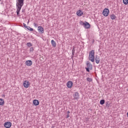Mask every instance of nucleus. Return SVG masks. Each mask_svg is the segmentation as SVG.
Here are the masks:
<instances>
[{
  "instance_id": "obj_1",
  "label": "nucleus",
  "mask_w": 128,
  "mask_h": 128,
  "mask_svg": "<svg viewBox=\"0 0 128 128\" xmlns=\"http://www.w3.org/2000/svg\"><path fill=\"white\" fill-rule=\"evenodd\" d=\"M24 0H16V14L18 16H20V12L22 8V6H24Z\"/></svg>"
},
{
  "instance_id": "obj_2",
  "label": "nucleus",
  "mask_w": 128,
  "mask_h": 128,
  "mask_svg": "<svg viewBox=\"0 0 128 128\" xmlns=\"http://www.w3.org/2000/svg\"><path fill=\"white\" fill-rule=\"evenodd\" d=\"M88 60L92 62H94V50H92L89 52Z\"/></svg>"
},
{
  "instance_id": "obj_3",
  "label": "nucleus",
  "mask_w": 128,
  "mask_h": 128,
  "mask_svg": "<svg viewBox=\"0 0 128 128\" xmlns=\"http://www.w3.org/2000/svg\"><path fill=\"white\" fill-rule=\"evenodd\" d=\"M87 68H86V71L90 72V70H92V64H90V62L87 61L86 62Z\"/></svg>"
},
{
  "instance_id": "obj_4",
  "label": "nucleus",
  "mask_w": 128,
  "mask_h": 128,
  "mask_svg": "<svg viewBox=\"0 0 128 128\" xmlns=\"http://www.w3.org/2000/svg\"><path fill=\"white\" fill-rule=\"evenodd\" d=\"M108 14H110V10L108 8H104L102 12L103 16H108Z\"/></svg>"
},
{
  "instance_id": "obj_5",
  "label": "nucleus",
  "mask_w": 128,
  "mask_h": 128,
  "mask_svg": "<svg viewBox=\"0 0 128 128\" xmlns=\"http://www.w3.org/2000/svg\"><path fill=\"white\" fill-rule=\"evenodd\" d=\"M73 96L74 98V100H78L80 98V94L78 92H75L73 94Z\"/></svg>"
},
{
  "instance_id": "obj_6",
  "label": "nucleus",
  "mask_w": 128,
  "mask_h": 128,
  "mask_svg": "<svg viewBox=\"0 0 128 128\" xmlns=\"http://www.w3.org/2000/svg\"><path fill=\"white\" fill-rule=\"evenodd\" d=\"M4 126L6 128H10L12 126V122H6L4 124Z\"/></svg>"
},
{
  "instance_id": "obj_7",
  "label": "nucleus",
  "mask_w": 128,
  "mask_h": 128,
  "mask_svg": "<svg viewBox=\"0 0 128 128\" xmlns=\"http://www.w3.org/2000/svg\"><path fill=\"white\" fill-rule=\"evenodd\" d=\"M30 83L28 80H25L24 82L23 83V86L24 88H28L30 86Z\"/></svg>"
},
{
  "instance_id": "obj_8",
  "label": "nucleus",
  "mask_w": 128,
  "mask_h": 128,
  "mask_svg": "<svg viewBox=\"0 0 128 128\" xmlns=\"http://www.w3.org/2000/svg\"><path fill=\"white\" fill-rule=\"evenodd\" d=\"M73 84L74 83L72 81H68L66 84V86L68 88H72Z\"/></svg>"
},
{
  "instance_id": "obj_9",
  "label": "nucleus",
  "mask_w": 128,
  "mask_h": 128,
  "mask_svg": "<svg viewBox=\"0 0 128 128\" xmlns=\"http://www.w3.org/2000/svg\"><path fill=\"white\" fill-rule=\"evenodd\" d=\"M95 62L96 64H100V56L96 55L94 58Z\"/></svg>"
},
{
  "instance_id": "obj_10",
  "label": "nucleus",
  "mask_w": 128,
  "mask_h": 128,
  "mask_svg": "<svg viewBox=\"0 0 128 128\" xmlns=\"http://www.w3.org/2000/svg\"><path fill=\"white\" fill-rule=\"evenodd\" d=\"M25 64L28 66H30L32 64V60H28L26 62Z\"/></svg>"
},
{
  "instance_id": "obj_11",
  "label": "nucleus",
  "mask_w": 128,
  "mask_h": 128,
  "mask_svg": "<svg viewBox=\"0 0 128 128\" xmlns=\"http://www.w3.org/2000/svg\"><path fill=\"white\" fill-rule=\"evenodd\" d=\"M84 26V28H90V24L88 22H86Z\"/></svg>"
},
{
  "instance_id": "obj_12",
  "label": "nucleus",
  "mask_w": 128,
  "mask_h": 128,
  "mask_svg": "<svg viewBox=\"0 0 128 128\" xmlns=\"http://www.w3.org/2000/svg\"><path fill=\"white\" fill-rule=\"evenodd\" d=\"M38 30L39 32H40L41 34H44V28H42V26H38Z\"/></svg>"
},
{
  "instance_id": "obj_13",
  "label": "nucleus",
  "mask_w": 128,
  "mask_h": 128,
  "mask_svg": "<svg viewBox=\"0 0 128 128\" xmlns=\"http://www.w3.org/2000/svg\"><path fill=\"white\" fill-rule=\"evenodd\" d=\"M33 104L34 106H38L40 104V102L38 100H33Z\"/></svg>"
},
{
  "instance_id": "obj_14",
  "label": "nucleus",
  "mask_w": 128,
  "mask_h": 128,
  "mask_svg": "<svg viewBox=\"0 0 128 128\" xmlns=\"http://www.w3.org/2000/svg\"><path fill=\"white\" fill-rule=\"evenodd\" d=\"M76 14H77V16H82V14H84V12H82L81 10H78L76 12Z\"/></svg>"
},
{
  "instance_id": "obj_15",
  "label": "nucleus",
  "mask_w": 128,
  "mask_h": 128,
  "mask_svg": "<svg viewBox=\"0 0 128 128\" xmlns=\"http://www.w3.org/2000/svg\"><path fill=\"white\" fill-rule=\"evenodd\" d=\"M51 44L53 48H56V43L54 40H51Z\"/></svg>"
},
{
  "instance_id": "obj_16",
  "label": "nucleus",
  "mask_w": 128,
  "mask_h": 128,
  "mask_svg": "<svg viewBox=\"0 0 128 128\" xmlns=\"http://www.w3.org/2000/svg\"><path fill=\"white\" fill-rule=\"evenodd\" d=\"M4 100L2 98H0V106H4Z\"/></svg>"
},
{
  "instance_id": "obj_17",
  "label": "nucleus",
  "mask_w": 128,
  "mask_h": 128,
  "mask_svg": "<svg viewBox=\"0 0 128 128\" xmlns=\"http://www.w3.org/2000/svg\"><path fill=\"white\" fill-rule=\"evenodd\" d=\"M116 15H114V14H112L110 15L111 20H116Z\"/></svg>"
},
{
  "instance_id": "obj_18",
  "label": "nucleus",
  "mask_w": 128,
  "mask_h": 128,
  "mask_svg": "<svg viewBox=\"0 0 128 128\" xmlns=\"http://www.w3.org/2000/svg\"><path fill=\"white\" fill-rule=\"evenodd\" d=\"M26 28H27L28 30H30V32H33V30H34V28H32L28 26V27Z\"/></svg>"
},
{
  "instance_id": "obj_19",
  "label": "nucleus",
  "mask_w": 128,
  "mask_h": 128,
  "mask_svg": "<svg viewBox=\"0 0 128 128\" xmlns=\"http://www.w3.org/2000/svg\"><path fill=\"white\" fill-rule=\"evenodd\" d=\"M104 102H106V101L104 100H100V104H104Z\"/></svg>"
},
{
  "instance_id": "obj_20",
  "label": "nucleus",
  "mask_w": 128,
  "mask_h": 128,
  "mask_svg": "<svg viewBox=\"0 0 128 128\" xmlns=\"http://www.w3.org/2000/svg\"><path fill=\"white\" fill-rule=\"evenodd\" d=\"M26 46L28 48H30V46H32V44L30 42H29L26 44Z\"/></svg>"
},
{
  "instance_id": "obj_21",
  "label": "nucleus",
  "mask_w": 128,
  "mask_h": 128,
  "mask_svg": "<svg viewBox=\"0 0 128 128\" xmlns=\"http://www.w3.org/2000/svg\"><path fill=\"white\" fill-rule=\"evenodd\" d=\"M87 82H92V78H86Z\"/></svg>"
},
{
  "instance_id": "obj_22",
  "label": "nucleus",
  "mask_w": 128,
  "mask_h": 128,
  "mask_svg": "<svg viewBox=\"0 0 128 128\" xmlns=\"http://www.w3.org/2000/svg\"><path fill=\"white\" fill-rule=\"evenodd\" d=\"M124 4H128V0H123Z\"/></svg>"
},
{
  "instance_id": "obj_23",
  "label": "nucleus",
  "mask_w": 128,
  "mask_h": 128,
  "mask_svg": "<svg viewBox=\"0 0 128 128\" xmlns=\"http://www.w3.org/2000/svg\"><path fill=\"white\" fill-rule=\"evenodd\" d=\"M74 48H73V49L72 50V58H74Z\"/></svg>"
},
{
  "instance_id": "obj_24",
  "label": "nucleus",
  "mask_w": 128,
  "mask_h": 128,
  "mask_svg": "<svg viewBox=\"0 0 128 128\" xmlns=\"http://www.w3.org/2000/svg\"><path fill=\"white\" fill-rule=\"evenodd\" d=\"M80 24H81V26H84V24H85V23L84 22H82V21H80Z\"/></svg>"
},
{
  "instance_id": "obj_25",
  "label": "nucleus",
  "mask_w": 128,
  "mask_h": 128,
  "mask_svg": "<svg viewBox=\"0 0 128 128\" xmlns=\"http://www.w3.org/2000/svg\"><path fill=\"white\" fill-rule=\"evenodd\" d=\"M106 106H107V108H110V104H108V102H106Z\"/></svg>"
},
{
  "instance_id": "obj_26",
  "label": "nucleus",
  "mask_w": 128,
  "mask_h": 128,
  "mask_svg": "<svg viewBox=\"0 0 128 128\" xmlns=\"http://www.w3.org/2000/svg\"><path fill=\"white\" fill-rule=\"evenodd\" d=\"M30 51L32 52H34V48L33 47L30 48Z\"/></svg>"
},
{
  "instance_id": "obj_27",
  "label": "nucleus",
  "mask_w": 128,
  "mask_h": 128,
  "mask_svg": "<svg viewBox=\"0 0 128 128\" xmlns=\"http://www.w3.org/2000/svg\"><path fill=\"white\" fill-rule=\"evenodd\" d=\"M23 26H24V28H28V26L24 23L23 24Z\"/></svg>"
},
{
  "instance_id": "obj_28",
  "label": "nucleus",
  "mask_w": 128,
  "mask_h": 128,
  "mask_svg": "<svg viewBox=\"0 0 128 128\" xmlns=\"http://www.w3.org/2000/svg\"><path fill=\"white\" fill-rule=\"evenodd\" d=\"M34 26H35L36 28V26H38V24H36V23L34 22Z\"/></svg>"
},
{
  "instance_id": "obj_29",
  "label": "nucleus",
  "mask_w": 128,
  "mask_h": 128,
  "mask_svg": "<svg viewBox=\"0 0 128 128\" xmlns=\"http://www.w3.org/2000/svg\"><path fill=\"white\" fill-rule=\"evenodd\" d=\"M70 118V114H67V116H66V118Z\"/></svg>"
},
{
  "instance_id": "obj_30",
  "label": "nucleus",
  "mask_w": 128,
  "mask_h": 128,
  "mask_svg": "<svg viewBox=\"0 0 128 128\" xmlns=\"http://www.w3.org/2000/svg\"><path fill=\"white\" fill-rule=\"evenodd\" d=\"M70 111L67 112V114H70Z\"/></svg>"
},
{
  "instance_id": "obj_31",
  "label": "nucleus",
  "mask_w": 128,
  "mask_h": 128,
  "mask_svg": "<svg viewBox=\"0 0 128 128\" xmlns=\"http://www.w3.org/2000/svg\"><path fill=\"white\" fill-rule=\"evenodd\" d=\"M22 12H24V10H22Z\"/></svg>"
},
{
  "instance_id": "obj_32",
  "label": "nucleus",
  "mask_w": 128,
  "mask_h": 128,
  "mask_svg": "<svg viewBox=\"0 0 128 128\" xmlns=\"http://www.w3.org/2000/svg\"><path fill=\"white\" fill-rule=\"evenodd\" d=\"M52 128H54V126H52Z\"/></svg>"
},
{
  "instance_id": "obj_33",
  "label": "nucleus",
  "mask_w": 128,
  "mask_h": 128,
  "mask_svg": "<svg viewBox=\"0 0 128 128\" xmlns=\"http://www.w3.org/2000/svg\"><path fill=\"white\" fill-rule=\"evenodd\" d=\"M28 22H29V21H28Z\"/></svg>"
},
{
  "instance_id": "obj_34",
  "label": "nucleus",
  "mask_w": 128,
  "mask_h": 128,
  "mask_svg": "<svg viewBox=\"0 0 128 128\" xmlns=\"http://www.w3.org/2000/svg\"><path fill=\"white\" fill-rule=\"evenodd\" d=\"M3 96H4H4H4V95H3Z\"/></svg>"
},
{
  "instance_id": "obj_35",
  "label": "nucleus",
  "mask_w": 128,
  "mask_h": 128,
  "mask_svg": "<svg viewBox=\"0 0 128 128\" xmlns=\"http://www.w3.org/2000/svg\"><path fill=\"white\" fill-rule=\"evenodd\" d=\"M127 90L128 91V88L127 89Z\"/></svg>"
},
{
  "instance_id": "obj_36",
  "label": "nucleus",
  "mask_w": 128,
  "mask_h": 128,
  "mask_svg": "<svg viewBox=\"0 0 128 128\" xmlns=\"http://www.w3.org/2000/svg\"><path fill=\"white\" fill-rule=\"evenodd\" d=\"M2 0H0V1Z\"/></svg>"
}]
</instances>
